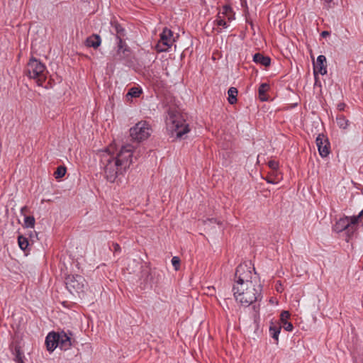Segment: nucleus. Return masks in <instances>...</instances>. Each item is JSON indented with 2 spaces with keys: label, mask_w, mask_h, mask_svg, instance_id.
<instances>
[{
  "label": "nucleus",
  "mask_w": 363,
  "mask_h": 363,
  "mask_svg": "<svg viewBox=\"0 0 363 363\" xmlns=\"http://www.w3.org/2000/svg\"><path fill=\"white\" fill-rule=\"evenodd\" d=\"M65 284L67 290L73 295L80 296L84 294L87 288V283L84 277L78 274H69L65 278Z\"/></svg>",
  "instance_id": "7"
},
{
  "label": "nucleus",
  "mask_w": 363,
  "mask_h": 363,
  "mask_svg": "<svg viewBox=\"0 0 363 363\" xmlns=\"http://www.w3.org/2000/svg\"><path fill=\"white\" fill-rule=\"evenodd\" d=\"M59 334L57 332H50L45 337V345L48 351L52 352L58 347Z\"/></svg>",
  "instance_id": "14"
},
{
  "label": "nucleus",
  "mask_w": 363,
  "mask_h": 363,
  "mask_svg": "<svg viewBox=\"0 0 363 363\" xmlns=\"http://www.w3.org/2000/svg\"><path fill=\"white\" fill-rule=\"evenodd\" d=\"M262 290L261 284L233 285L232 288L235 301L245 307L262 299Z\"/></svg>",
  "instance_id": "2"
},
{
  "label": "nucleus",
  "mask_w": 363,
  "mask_h": 363,
  "mask_svg": "<svg viewBox=\"0 0 363 363\" xmlns=\"http://www.w3.org/2000/svg\"><path fill=\"white\" fill-rule=\"evenodd\" d=\"M329 35V33L328 31H323L321 33V35L325 37L326 35Z\"/></svg>",
  "instance_id": "39"
},
{
  "label": "nucleus",
  "mask_w": 363,
  "mask_h": 363,
  "mask_svg": "<svg viewBox=\"0 0 363 363\" xmlns=\"http://www.w3.org/2000/svg\"><path fill=\"white\" fill-rule=\"evenodd\" d=\"M28 211V208L25 206L21 208V214L25 216V213Z\"/></svg>",
  "instance_id": "38"
},
{
  "label": "nucleus",
  "mask_w": 363,
  "mask_h": 363,
  "mask_svg": "<svg viewBox=\"0 0 363 363\" xmlns=\"http://www.w3.org/2000/svg\"><path fill=\"white\" fill-rule=\"evenodd\" d=\"M111 147L100 152V165L104 169L106 179L114 182L116 178L123 174L133 162V147L127 144L122 146L116 155L111 152Z\"/></svg>",
  "instance_id": "1"
},
{
  "label": "nucleus",
  "mask_w": 363,
  "mask_h": 363,
  "mask_svg": "<svg viewBox=\"0 0 363 363\" xmlns=\"http://www.w3.org/2000/svg\"><path fill=\"white\" fill-rule=\"evenodd\" d=\"M336 122L338 127L342 129H346L350 124V121L342 114L337 115Z\"/></svg>",
  "instance_id": "24"
},
{
  "label": "nucleus",
  "mask_w": 363,
  "mask_h": 363,
  "mask_svg": "<svg viewBox=\"0 0 363 363\" xmlns=\"http://www.w3.org/2000/svg\"><path fill=\"white\" fill-rule=\"evenodd\" d=\"M59 334L58 347L61 350H67L73 345L70 336L65 331L57 332Z\"/></svg>",
  "instance_id": "15"
},
{
  "label": "nucleus",
  "mask_w": 363,
  "mask_h": 363,
  "mask_svg": "<svg viewBox=\"0 0 363 363\" xmlns=\"http://www.w3.org/2000/svg\"><path fill=\"white\" fill-rule=\"evenodd\" d=\"M316 145L320 155L322 157H327L330 153V143L323 134H319L315 140Z\"/></svg>",
  "instance_id": "11"
},
{
  "label": "nucleus",
  "mask_w": 363,
  "mask_h": 363,
  "mask_svg": "<svg viewBox=\"0 0 363 363\" xmlns=\"http://www.w3.org/2000/svg\"><path fill=\"white\" fill-rule=\"evenodd\" d=\"M101 38L98 34H92L87 37L85 40V45L88 48H93L97 49L101 44Z\"/></svg>",
  "instance_id": "17"
},
{
  "label": "nucleus",
  "mask_w": 363,
  "mask_h": 363,
  "mask_svg": "<svg viewBox=\"0 0 363 363\" xmlns=\"http://www.w3.org/2000/svg\"><path fill=\"white\" fill-rule=\"evenodd\" d=\"M218 14H220V18H227L228 21H233L235 17V13L233 11L232 7L230 5H224L222 9L218 12Z\"/></svg>",
  "instance_id": "19"
},
{
  "label": "nucleus",
  "mask_w": 363,
  "mask_h": 363,
  "mask_svg": "<svg viewBox=\"0 0 363 363\" xmlns=\"http://www.w3.org/2000/svg\"><path fill=\"white\" fill-rule=\"evenodd\" d=\"M66 171L67 169L65 167L59 166L55 172L54 176L56 179H60L65 176Z\"/></svg>",
  "instance_id": "30"
},
{
  "label": "nucleus",
  "mask_w": 363,
  "mask_h": 363,
  "mask_svg": "<svg viewBox=\"0 0 363 363\" xmlns=\"http://www.w3.org/2000/svg\"><path fill=\"white\" fill-rule=\"evenodd\" d=\"M172 264L176 270H178L180 267V259L179 257L174 256L172 259Z\"/></svg>",
  "instance_id": "34"
},
{
  "label": "nucleus",
  "mask_w": 363,
  "mask_h": 363,
  "mask_svg": "<svg viewBox=\"0 0 363 363\" xmlns=\"http://www.w3.org/2000/svg\"><path fill=\"white\" fill-rule=\"evenodd\" d=\"M264 179L267 183L274 184H277L279 180V175L275 177L274 172H270Z\"/></svg>",
  "instance_id": "31"
},
{
  "label": "nucleus",
  "mask_w": 363,
  "mask_h": 363,
  "mask_svg": "<svg viewBox=\"0 0 363 363\" xmlns=\"http://www.w3.org/2000/svg\"><path fill=\"white\" fill-rule=\"evenodd\" d=\"M112 60L115 62H122L125 65L132 62L133 51L125 40L116 42L111 52Z\"/></svg>",
  "instance_id": "6"
},
{
  "label": "nucleus",
  "mask_w": 363,
  "mask_h": 363,
  "mask_svg": "<svg viewBox=\"0 0 363 363\" xmlns=\"http://www.w3.org/2000/svg\"><path fill=\"white\" fill-rule=\"evenodd\" d=\"M142 94V89L138 87H132L128 90L126 97L128 98H138Z\"/></svg>",
  "instance_id": "28"
},
{
  "label": "nucleus",
  "mask_w": 363,
  "mask_h": 363,
  "mask_svg": "<svg viewBox=\"0 0 363 363\" xmlns=\"http://www.w3.org/2000/svg\"><path fill=\"white\" fill-rule=\"evenodd\" d=\"M166 117V124L169 130L175 133L177 138L190 131L189 125L186 122L184 116L175 108H169Z\"/></svg>",
  "instance_id": "3"
},
{
  "label": "nucleus",
  "mask_w": 363,
  "mask_h": 363,
  "mask_svg": "<svg viewBox=\"0 0 363 363\" xmlns=\"http://www.w3.org/2000/svg\"><path fill=\"white\" fill-rule=\"evenodd\" d=\"M346 107V104L345 103H339L337 106V108L340 111H345V108Z\"/></svg>",
  "instance_id": "37"
},
{
  "label": "nucleus",
  "mask_w": 363,
  "mask_h": 363,
  "mask_svg": "<svg viewBox=\"0 0 363 363\" xmlns=\"http://www.w3.org/2000/svg\"><path fill=\"white\" fill-rule=\"evenodd\" d=\"M214 24L218 27L216 28L218 33H221L223 28H227L228 27V21H226L225 18H220V14H217Z\"/></svg>",
  "instance_id": "22"
},
{
  "label": "nucleus",
  "mask_w": 363,
  "mask_h": 363,
  "mask_svg": "<svg viewBox=\"0 0 363 363\" xmlns=\"http://www.w3.org/2000/svg\"><path fill=\"white\" fill-rule=\"evenodd\" d=\"M110 24L112 28L111 33L115 35L116 42L125 40L126 30L125 28L115 18L111 20Z\"/></svg>",
  "instance_id": "12"
},
{
  "label": "nucleus",
  "mask_w": 363,
  "mask_h": 363,
  "mask_svg": "<svg viewBox=\"0 0 363 363\" xmlns=\"http://www.w3.org/2000/svg\"><path fill=\"white\" fill-rule=\"evenodd\" d=\"M18 243L20 248L23 251H26L29 246L28 239L22 235H18Z\"/></svg>",
  "instance_id": "26"
},
{
  "label": "nucleus",
  "mask_w": 363,
  "mask_h": 363,
  "mask_svg": "<svg viewBox=\"0 0 363 363\" xmlns=\"http://www.w3.org/2000/svg\"><path fill=\"white\" fill-rule=\"evenodd\" d=\"M250 26L252 27V28H253V23L252 21L250 22Z\"/></svg>",
  "instance_id": "40"
},
{
  "label": "nucleus",
  "mask_w": 363,
  "mask_h": 363,
  "mask_svg": "<svg viewBox=\"0 0 363 363\" xmlns=\"http://www.w3.org/2000/svg\"><path fill=\"white\" fill-rule=\"evenodd\" d=\"M290 313L287 311H283L280 314V325L286 331L291 332L294 329V326L291 322L288 321L290 318Z\"/></svg>",
  "instance_id": "16"
},
{
  "label": "nucleus",
  "mask_w": 363,
  "mask_h": 363,
  "mask_svg": "<svg viewBox=\"0 0 363 363\" xmlns=\"http://www.w3.org/2000/svg\"><path fill=\"white\" fill-rule=\"evenodd\" d=\"M109 249L113 252L114 255L121 252V247L117 242H112L111 245L109 246Z\"/></svg>",
  "instance_id": "33"
},
{
  "label": "nucleus",
  "mask_w": 363,
  "mask_h": 363,
  "mask_svg": "<svg viewBox=\"0 0 363 363\" xmlns=\"http://www.w3.org/2000/svg\"><path fill=\"white\" fill-rule=\"evenodd\" d=\"M35 220L33 216H25L23 227L33 228L35 226Z\"/></svg>",
  "instance_id": "29"
},
{
  "label": "nucleus",
  "mask_w": 363,
  "mask_h": 363,
  "mask_svg": "<svg viewBox=\"0 0 363 363\" xmlns=\"http://www.w3.org/2000/svg\"><path fill=\"white\" fill-rule=\"evenodd\" d=\"M208 222L211 223H216L219 225H222V222L220 220H218L217 218H214L206 219V220L203 221V223L206 224Z\"/></svg>",
  "instance_id": "35"
},
{
  "label": "nucleus",
  "mask_w": 363,
  "mask_h": 363,
  "mask_svg": "<svg viewBox=\"0 0 363 363\" xmlns=\"http://www.w3.org/2000/svg\"><path fill=\"white\" fill-rule=\"evenodd\" d=\"M207 291L206 292V294L213 296L216 293V289L214 286H208L207 288Z\"/></svg>",
  "instance_id": "36"
},
{
  "label": "nucleus",
  "mask_w": 363,
  "mask_h": 363,
  "mask_svg": "<svg viewBox=\"0 0 363 363\" xmlns=\"http://www.w3.org/2000/svg\"><path fill=\"white\" fill-rule=\"evenodd\" d=\"M281 325L279 323H273L272 322L269 326V335L274 340L275 343L278 344L279 342V335L281 332Z\"/></svg>",
  "instance_id": "18"
},
{
  "label": "nucleus",
  "mask_w": 363,
  "mask_h": 363,
  "mask_svg": "<svg viewBox=\"0 0 363 363\" xmlns=\"http://www.w3.org/2000/svg\"><path fill=\"white\" fill-rule=\"evenodd\" d=\"M13 354H14L13 360L16 363H20L21 362H23V359L25 358L23 352L21 351L20 346L16 345L13 350Z\"/></svg>",
  "instance_id": "25"
},
{
  "label": "nucleus",
  "mask_w": 363,
  "mask_h": 363,
  "mask_svg": "<svg viewBox=\"0 0 363 363\" xmlns=\"http://www.w3.org/2000/svg\"><path fill=\"white\" fill-rule=\"evenodd\" d=\"M173 36V32L167 28H164L160 34V40L156 45V49L158 52H166L172 46Z\"/></svg>",
  "instance_id": "10"
},
{
  "label": "nucleus",
  "mask_w": 363,
  "mask_h": 363,
  "mask_svg": "<svg viewBox=\"0 0 363 363\" xmlns=\"http://www.w3.org/2000/svg\"><path fill=\"white\" fill-rule=\"evenodd\" d=\"M352 220L350 216H344L340 218L333 226V231L339 233L345 231L347 238H350L357 230V226L351 224Z\"/></svg>",
  "instance_id": "9"
},
{
  "label": "nucleus",
  "mask_w": 363,
  "mask_h": 363,
  "mask_svg": "<svg viewBox=\"0 0 363 363\" xmlns=\"http://www.w3.org/2000/svg\"><path fill=\"white\" fill-rule=\"evenodd\" d=\"M268 167L271 169L272 172H274L275 177L280 174L279 172V163L276 160H269L267 163Z\"/></svg>",
  "instance_id": "27"
},
{
  "label": "nucleus",
  "mask_w": 363,
  "mask_h": 363,
  "mask_svg": "<svg viewBox=\"0 0 363 363\" xmlns=\"http://www.w3.org/2000/svg\"><path fill=\"white\" fill-rule=\"evenodd\" d=\"M313 74L315 77L320 74L324 75L327 74L326 57L320 55L317 57L316 62H313Z\"/></svg>",
  "instance_id": "13"
},
{
  "label": "nucleus",
  "mask_w": 363,
  "mask_h": 363,
  "mask_svg": "<svg viewBox=\"0 0 363 363\" xmlns=\"http://www.w3.org/2000/svg\"><path fill=\"white\" fill-rule=\"evenodd\" d=\"M253 61L266 67L270 66L271 58L268 56H265L260 52L255 53L253 55Z\"/></svg>",
  "instance_id": "20"
},
{
  "label": "nucleus",
  "mask_w": 363,
  "mask_h": 363,
  "mask_svg": "<svg viewBox=\"0 0 363 363\" xmlns=\"http://www.w3.org/2000/svg\"><path fill=\"white\" fill-rule=\"evenodd\" d=\"M238 89L235 87H230L228 91V103L231 105H233L237 103V95H238Z\"/></svg>",
  "instance_id": "23"
},
{
  "label": "nucleus",
  "mask_w": 363,
  "mask_h": 363,
  "mask_svg": "<svg viewBox=\"0 0 363 363\" xmlns=\"http://www.w3.org/2000/svg\"><path fill=\"white\" fill-rule=\"evenodd\" d=\"M362 216H363V209L359 212V213L357 216H350L352 220V222L350 223L353 224L354 226L357 227L359 220Z\"/></svg>",
  "instance_id": "32"
},
{
  "label": "nucleus",
  "mask_w": 363,
  "mask_h": 363,
  "mask_svg": "<svg viewBox=\"0 0 363 363\" xmlns=\"http://www.w3.org/2000/svg\"><path fill=\"white\" fill-rule=\"evenodd\" d=\"M240 284H261L258 277L255 272V268L251 267V264H240L235 272L233 285Z\"/></svg>",
  "instance_id": "5"
},
{
  "label": "nucleus",
  "mask_w": 363,
  "mask_h": 363,
  "mask_svg": "<svg viewBox=\"0 0 363 363\" xmlns=\"http://www.w3.org/2000/svg\"><path fill=\"white\" fill-rule=\"evenodd\" d=\"M24 74L29 79H34L38 86H43L47 79L48 71L43 62L31 57L24 69Z\"/></svg>",
  "instance_id": "4"
},
{
  "label": "nucleus",
  "mask_w": 363,
  "mask_h": 363,
  "mask_svg": "<svg viewBox=\"0 0 363 363\" xmlns=\"http://www.w3.org/2000/svg\"><path fill=\"white\" fill-rule=\"evenodd\" d=\"M270 86L267 83H262L258 89L259 99L261 101H267L269 96L267 92L269 91Z\"/></svg>",
  "instance_id": "21"
},
{
  "label": "nucleus",
  "mask_w": 363,
  "mask_h": 363,
  "mask_svg": "<svg viewBox=\"0 0 363 363\" xmlns=\"http://www.w3.org/2000/svg\"><path fill=\"white\" fill-rule=\"evenodd\" d=\"M151 133V125L145 121L138 122L130 129V135L132 140L138 143L147 140Z\"/></svg>",
  "instance_id": "8"
}]
</instances>
